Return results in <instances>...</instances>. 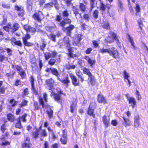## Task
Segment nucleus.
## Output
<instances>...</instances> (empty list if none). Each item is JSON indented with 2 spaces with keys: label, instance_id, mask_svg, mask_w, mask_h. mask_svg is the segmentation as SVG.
Instances as JSON below:
<instances>
[{
  "label": "nucleus",
  "instance_id": "nucleus-1",
  "mask_svg": "<svg viewBox=\"0 0 148 148\" xmlns=\"http://www.w3.org/2000/svg\"><path fill=\"white\" fill-rule=\"evenodd\" d=\"M43 97H39L38 100L39 103L41 105L42 108H47L46 112L48 115L49 119H51L53 117V110L50 105L47 103L48 101L47 95L46 92H44L42 94Z\"/></svg>",
  "mask_w": 148,
  "mask_h": 148
},
{
  "label": "nucleus",
  "instance_id": "nucleus-2",
  "mask_svg": "<svg viewBox=\"0 0 148 148\" xmlns=\"http://www.w3.org/2000/svg\"><path fill=\"white\" fill-rule=\"evenodd\" d=\"M23 27L24 29L27 32L24 37L22 38L23 43L25 46L28 47L32 46L33 45V44L27 41V40L31 38L30 35L28 33L31 32L33 34H34L36 32V29L35 28L28 25H24L23 26Z\"/></svg>",
  "mask_w": 148,
  "mask_h": 148
},
{
  "label": "nucleus",
  "instance_id": "nucleus-3",
  "mask_svg": "<svg viewBox=\"0 0 148 148\" xmlns=\"http://www.w3.org/2000/svg\"><path fill=\"white\" fill-rule=\"evenodd\" d=\"M47 42L43 40L42 41L41 44L40 46V50L43 52L44 56L46 60H48L51 58H56L57 56L58 53L55 51H53L50 53L49 52H44L45 48L47 45Z\"/></svg>",
  "mask_w": 148,
  "mask_h": 148
},
{
  "label": "nucleus",
  "instance_id": "nucleus-4",
  "mask_svg": "<svg viewBox=\"0 0 148 148\" xmlns=\"http://www.w3.org/2000/svg\"><path fill=\"white\" fill-rule=\"evenodd\" d=\"M42 126H40L39 127V128L36 127L34 128L35 130L34 131H32L31 134L33 138L35 139H36L38 138L40 135V130H41V132L40 134V140L43 141V139L42 138H44L48 136V133L45 129H43L41 130Z\"/></svg>",
  "mask_w": 148,
  "mask_h": 148
},
{
  "label": "nucleus",
  "instance_id": "nucleus-5",
  "mask_svg": "<svg viewBox=\"0 0 148 148\" xmlns=\"http://www.w3.org/2000/svg\"><path fill=\"white\" fill-rule=\"evenodd\" d=\"M99 52L102 53H107L110 56H112L113 58L116 60L119 59L120 58L119 52L114 47L107 49H104L103 48L99 50Z\"/></svg>",
  "mask_w": 148,
  "mask_h": 148
},
{
  "label": "nucleus",
  "instance_id": "nucleus-6",
  "mask_svg": "<svg viewBox=\"0 0 148 148\" xmlns=\"http://www.w3.org/2000/svg\"><path fill=\"white\" fill-rule=\"evenodd\" d=\"M110 36H108L104 40V42L106 43L111 44L113 43L114 40L118 45H120L121 42L119 39L117 35L113 32H110Z\"/></svg>",
  "mask_w": 148,
  "mask_h": 148
},
{
  "label": "nucleus",
  "instance_id": "nucleus-7",
  "mask_svg": "<svg viewBox=\"0 0 148 148\" xmlns=\"http://www.w3.org/2000/svg\"><path fill=\"white\" fill-rule=\"evenodd\" d=\"M62 19L60 15H57L56 16L55 18V21L57 22H60L58 23V26L61 27L63 29L64 28L66 24H70L72 23V21L71 19L69 18H66L60 21Z\"/></svg>",
  "mask_w": 148,
  "mask_h": 148
},
{
  "label": "nucleus",
  "instance_id": "nucleus-8",
  "mask_svg": "<svg viewBox=\"0 0 148 148\" xmlns=\"http://www.w3.org/2000/svg\"><path fill=\"white\" fill-rule=\"evenodd\" d=\"M32 17L35 21L41 23L44 18V15L42 11L38 10L34 12L32 15Z\"/></svg>",
  "mask_w": 148,
  "mask_h": 148
},
{
  "label": "nucleus",
  "instance_id": "nucleus-9",
  "mask_svg": "<svg viewBox=\"0 0 148 148\" xmlns=\"http://www.w3.org/2000/svg\"><path fill=\"white\" fill-rule=\"evenodd\" d=\"M60 95H63L64 96L66 95L63 92V91L60 89L58 92V93H56L52 91L51 92L50 96H53L54 99L56 101L62 103V98L61 97Z\"/></svg>",
  "mask_w": 148,
  "mask_h": 148
},
{
  "label": "nucleus",
  "instance_id": "nucleus-10",
  "mask_svg": "<svg viewBox=\"0 0 148 148\" xmlns=\"http://www.w3.org/2000/svg\"><path fill=\"white\" fill-rule=\"evenodd\" d=\"M29 81L31 83V89L33 94L37 95L38 94V88L35 85V80L33 76L31 75L29 78Z\"/></svg>",
  "mask_w": 148,
  "mask_h": 148
},
{
  "label": "nucleus",
  "instance_id": "nucleus-11",
  "mask_svg": "<svg viewBox=\"0 0 148 148\" xmlns=\"http://www.w3.org/2000/svg\"><path fill=\"white\" fill-rule=\"evenodd\" d=\"M11 66L12 69L15 68L17 71L19 72L18 74L21 76L22 79L25 78L26 76L25 72L21 66L18 65H16L14 66L13 64H12Z\"/></svg>",
  "mask_w": 148,
  "mask_h": 148
},
{
  "label": "nucleus",
  "instance_id": "nucleus-12",
  "mask_svg": "<svg viewBox=\"0 0 148 148\" xmlns=\"http://www.w3.org/2000/svg\"><path fill=\"white\" fill-rule=\"evenodd\" d=\"M108 5V4H106V5L102 2H100V5L99 6V10L101 11L102 15H105L106 14V8H107L108 9L107 13L109 14H110L109 10L110 9V7L112 6V5H110V6H106V5Z\"/></svg>",
  "mask_w": 148,
  "mask_h": 148
},
{
  "label": "nucleus",
  "instance_id": "nucleus-13",
  "mask_svg": "<svg viewBox=\"0 0 148 148\" xmlns=\"http://www.w3.org/2000/svg\"><path fill=\"white\" fill-rule=\"evenodd\" d=\"M97 100L99 103L105 105L108 103V101L106 97L101 93V92H100L97 95Z\"/></svg>",
  "mask_w": 148,
  "mask_h": 148
},
{
  "label": "nucleus",
  "instance_id": "nucleus-14",
  "mask_svg": "<svg viewBox=\"0 0 148 148\" xmlns=\"http://www.w3.org/2000/svg\"><path fill=\"white\" fill-rule=\"evenodd\" d=\"M45 83L48 87V89L52 90L54 89V85L56 83L55 80L52 78L47 79L45 81Z\"/></svg>",
  "mask_w": 148,
  "mask_h": 148
},
{
  "label": "nucleus",
  "instance_id": "nucleus-15",
  "mask_svg": "<svg viewBox=\"0 0 148 148\" xmlns=\"http://www.w3.org/2000/svg\"><path fill=\"white\" fill-rule=\"evenodd\" d=\"M69 75L71 79L72 84L75 86H79L80 85L79 81L76 76L71 73H70Z\"/></svg>",
  "mask_w": 148,
  "mask_h": 148
},
{
  "label": "nucleus",
  "instance_id": "nucleus-16",
  "mask_svg": "<svg viewBox=\"0 0 148 148\" xmlns=\"http://www.w3.org/2000/svg\"><path fill=\"white\" fill-rule=\"evenodd\" d=\"M45 71L48 73H51L52 74L57 77L59 75L57 69L53 67H47L45 69Z\"/></svg>",
  "mask_w": 148,
  "mask_h": 148
},
{
  "label": "nucleus",
  "instance_id": "nucleus-17",
  "mask_svg": "<svg viewBox=\"0 0 148 148\" xmlns=\"http://www.w3.org/2000/svg\"><path fill=\"white\" fill-rule=\"evenodd\" d=\"M69 25L64 29H63L64 31H65L66 34L69 36H71L72 33V31L75 28L74 26L72 24H69Z\"/></svg>",
  "mask_w": 148,
  "mask_h": 148
},
{
  "label": "nucleus",
  "instance_id": "nucleus-18",
  "mask_svg": "<svg viewBox=\"0 0 148 148\" xmlns=\"http://www.w3.org/2000/svg\"><path fill=\"white\" fill-rule=\"evenodd\" d=\"M58 80L62 83L66 87H68L70 83V81L68 76H66L63 79L58 78Z\"/></svg>",
  "mask_w": 148,
  "mask_h": 148
},
{
  "label": "nucleus",
  "instance_id": "nucleus-19",
  "mask_svg": "<svg viewBox=\"0 0 148 148\" xmlns=\"http://www.w3.org/2000/svg\"><path fill=\"white\" fill-rule=\"evenodd\" d=\"M92 103H90L87 111V113L88 115L90 116H92L93 118H95L96 116L94 112L95 110L94 109L92 108V107L90 106Z\"/></svg>",
  "mask_w": 148,
  "mask_h": 148
},
{
  "label": "nucleus",
  "instance_id": "nucleus-20",
  "mask_svg": "<svg viewBox=\"0 0 148 148\" xmlns=\"http://www.w3.org/2000/svg\"><path fill=\"white\" fill-rule=\"evenodd\" d=\"M102 121L105 127H108L110 125V118L107 116L104 115L102 117Z\"/></svg>",
  "mask_w": 148,
  "mask_h": 148
},
{
  "label": "nucleus",
  "instance_id": "nucleus-21",
  "mask_svg": "<svg viewBox=\"0 0 148 148\" xmlns=\"http://www.w3.org/2000/svg\"><path fill=\"white\" fill-rule=\"evenodd\" d=\"M84 58L87 61L88 63L91 66H93L95 65L96 62V60L95 59H92L88 56H85Z\"/></svg>",
  "mask_w": 148,
  "mask_h": 148
},
{
  "label": "nucleus",
  "instance_id": "nucleus-22",
  "mask_svg": "<svg viewBox=\"0 0 148 148\" xmlns=\"http://www.w3.org/2000/svg\"><path fill=\"white\" fill-rule=\"evenodd\" d=\"M127 100L129 104H131L132 108H134L136 105V102L135 99L133 97H130L127 98Z\"/></svg>",
  "mask_w": 148,
  "mask_h": 148
},
{
  "label": "nucleus",
  "instance_id": "nucleus-23",
  "mask_svg": "<svg viewBox=\"0 0 148 148\" xmlns=\"http://www.w3.org/2000/svg\"><path fill=\"white\" fill-rule=\"evenodd\" d=\"M122 118L123 120V123L125 127L131 125V121L129 118H126L124 116Z\"/></svg>",
  "mask_w": 148,
  "mask_h": 148
},
{
  "label": "nucleus",
  "instance_id": "nucleus-24",
  "mask_svg": "<svg viewBox=\"0 0 148 148\" xmlns=\"http://www.w3.org/2000/svg\"><path fill=\"white\" fill-rule=\"evenodd\" d=\"M75 73L78 78L80 79V81L82 83L85 80L84 78V77L83 76V73L80 71V70H79L78 71H76Z\"/></svg>",
  "mask_w": 148,
  "mask_h": 148
},
{
  "label": "nucleus",
  "instance_id": "nucleus-25",
  "mask_svg": "<svg viewBox=\"0 0 148 148\" xmlns=\"http://www.w3.org/2000/svg\"><path fill=\"white\" fill-rule=\"evenodd\" d=\"M69 48L67 49L68 51V53H67V55L69 58H74L75 57H76V55L73 54V47H68Z\"/></svg>",
  "mask_w": 148,
  "mask_h": 148
},
{
  "label": "nucleus",
  "instance_id": "nucleus-26",
  "mask_svg": "<svg viewBox=\"0 0 148 148\" xmlns=\"http://www.w3.org/2000/svg\"><path fill=\"white\" fill-rule=\"evenodd\" d=\"M140 116L139 115H137L134 116V126L136 127H138L139 125Z\"/></svg>",
  "mask_w": 148,
  "mask_h": 148
},
{
  "label": "nucleus",
  "instance_id": "nucleus-27",
  "mask_svg": "<svg viewBox=\"0 0 148 148\" xmlns=\"http://www.w3.org/2000/svg\"><path fill=\"white\" fill-rule=\"evenodd\" d=\"M89 82L92 86H93L96 83V80L95 79V77L92 75V74L88 76Z\"/></svg>",
  "mask_w": 148,
  "mask_h": 148
},
{
  "label": "nucleus",
  "instance_id": "nucleus-28",
  "mask_svg": "<svg viewBox=\"0 0 148 148\" xmlns=\"http://www.w3.org/2000/svg\"><path fill=\"white\" fill-rule=\"evenodd\" d=\"M7 117L8 120L10 122H13L15 121V117L14 115L11 113H8L7 115Z\"/></svg>",
  "mask_w": 148,
  "mask_h": 148
},
{
  "label": "nucleus",
  "instance_id": "nucleus-29",
  "mask_svg": "<svg viewBox=\"0 0 148 148\" xmlns=\"http://www.w3.org/2000/svg\"><path fill=\"white\" fill-rule=\"evenodd\" d=\"M63 42L67 48L70 47L71 45L70 43V40L68 37H65L63 39Z\"/></svg>",
  "mask_w": 148,
  "mask_h": 148
},
{
  "label": "nucleus",
  "instance_id": "nucleus-30",
  "mask_svg": "<svg viewBox=\"0 0 148 148\" xmlns=\"http://www.w3.org/2000/svg\"><path fill=\"white\" fill-rule=\"evenodd\" d=\"M17 120V121L15 125V127L16 128L21 129L23 127L21 123L20 117H18Z\"/></svg>",
  "mask_w": 148,
  "mask_h": 148
},
{
  "label": "nucleus",
  "instance_id": "nucleus-31",
  "mask_svg": "<svg viewBox=\"0 0 148 148\" xmlns=\"http://www.w3.org/2000/svg\"><path fill=\"white\" fill-rule=\"evenodd\" d=\"M40 104V103H39L37 101H34L33 106L34 111H37L40 110L41 108Z\"/></svg>",
  "mask_w": 148,
  "mask_h": 148
},
{
  "label": "nucleus",
  "instance_id": "nucleus-32",
  "mask_svg": "<svg viewBox=\"0 0 148 148\" xmlns=\"http://www.w3.org/2000/svg\"><path fill=\"white\" fill-rule=\"evenodd\" d=\"M60 141L62 144H66L67 143V136H62L60 139Z\"/></svg>",
  "mask_w": 148,
  "mask_h": 148
},
{
  "label": "nucleus",
  "instance_id": "nucleus-33",
  "mask_svg": "<svg viewBox=\"0 0 148 148\" xmlns=\"http://www.w3.org/2000/svg\"><path fill=\"white\" fill-rule=\"evenodd\" d=\"M77 104L73 102L70 105V111L72 113L74 112V110H77Z\"/></svg>",
  "mask_w": 148,
  "mask_h": 148
},
{
  "label": "nucleus",
  "instance_id": "nucleus-34",
  "mask_svg": "<svg viewBox=\"0 0 148 148\" xmlns=\"http://www.w3.org/2000/svg\"><path fill=\"white\" fill-rule=\"evenodd\" d=\"M79 8L80 10L82 12H84L86 11V6L83 3H79Z\"/></svg>",
  "mask_w": 148,
  "mask_h": 148
},
{
  "label": "nucleus",
  "instance_id": "nucleus-35",
  "mask_svg": "<svg viewBox=\"0 0 148 148\" xmlns=\"http://www.w3.org/2000/svg\"><path fill=\"white\" fill-rule=\"evenodd\" d=\"M32 144L31 143L24 142L22 144V148H31Z\"/></svg>",
  "mask_w": 148,
  "mask_h": 148
},
{
  "label": "nucleus",
  "instance_id": "nucleus-36",
  "mask_svg": "<svg viewBox=\"0 0 148 148\" xmlns=\"http://www.w3.org/2000/svg\"><path fill=\"white\" fill-rule=\"evenodd\" d=\"M28 102V101L26 100H23L22 102L19 104L18 107L21 108L27 106Z\"/></svg>",
  "mask_w": 148,
  "mask_h": 148
},
{
  "label": "nucleus",
  "instance_id": "nucleus-37",
  "mask_svg": "<svg viewBox=\"0 0 148 148\" xmlns=\"http://www.w3.org/2000/svg\"><path fill=\"white\" fill-rule=\"evenodd\" d=\"M102 26L103 28L104 29H105L107 30H109L110 29V26L109 23L108 21L104 22Z\"/></svg>",
  "mask_w": 148,
  "mask_h": 148
},
{
  "label": "nucleus",
  "instance_id": "nucleus-38",
  "mask_svg": "<svg viewBox=\"0 0 148 148\" xmlns=\"http://www.w3.org/2000/svg\"><path fill=\"white\" fill-rule=\"evenodd\" d=\"M53 7L52 3L50 2L45 4L43 7V8L47 10H50Z\"/></svg>",
  "mask_w": 148,
  "mask_h": 148
},
{
  "label": "nucleus",
  "instance_id": "nucleus-39",
  "mask_svg": "<svg viewBox=\"0 0 148 148\" xmlns=\"http://www.w3.org/2000/svg\"><path fill=\"white\" fill-rule=\"evenodd\" d=\"M134 9L136 11L135 13V15L136 16H137L139 15V13L140 11V6L138 4H136V6L134 7Z\"/></svg>",
  "mask_w": 148,
  "mask_h": 148
},
{
  "label": "nucleus",
  "instance_id": "nucleus-40",
  "mask_svg": "<svg viewBox=\"0 0 148 148\" xmlns=\"http://www.w3.org/2000/svg\"><path fill=\"white\" fill-rule=\"evenodd\" d=\"M48 38L53 42L56 41V35L53 34H51L49 35H47Z\"/></svg>",
  "mask_w": 148,
  "mask_h": 148
},
{
  "label": "nucleus",
  "instance_id": "nucleus-41",
  "mask_svg": "<svg viewBox=\"0 0 148 148\" xmlns=\"http://www.w3.org/2000/svg\"><path fill=\"white\" fill-rule=\"evenodd\" d=\"M83 73L84 74L88 75H90L92 73L90 72L89 69L86 67H84L83 69Z\"/></svg>",
  "mask_w": 148,
  "mask_h": 148
},
{
  "label": "nucleus",
  "instance_id": "nucleus-42",
  "mask_svg": "<svg viewBox=\"0 0 148 148\" xmlns=\"http://www.w3.org/2000/svg\"><path fill=\"white\" fill-rule=\"evenodd\" d=\"M19 27V24L16 23H14L13 24L12 27V32H14L17 30Z\"/></svg>",
  "mask_w": 148,
  "mask_h": 148
},
{
  "label": "nucleus",
  "instance_id": "nucleus-43",
  "mask_svg": "<svg viewBox=\"0 0 148 148\" xmlns=\"http://www.w3.org/2000/svg\"><path fill=\"white\" fill-rule=\"evenodd\" d=\"M14 9L16 10L18 12L19 11H21L24 10L23 7L22 6H19L18 5L16 4L14 5Z\"/></svg>",
  "mask_w": 148,
  "mask_h": 148
},
{
  "label": "nucleus",
  "instance_id": "nucleus-44",
  "mask_svg": "<svg viewBox=\"0 0 148 148\" xmlns=\"http://www.w3.org/2000/svg\"><path fill=\"white\" fill-rule=\"evenodd\" d=\"M96 0H90V11L91 12L93 9L95 8V2Z\"/></svg>",
  "mask_w": 148,
  "mask_h": 148
},
{
  "label": "nucleus",
  "instance_id": "nucleus-45",
  "mask_svg": "<svg viewBox=\"0 0 148 148\" xmlns=\"http://www.w3.org/2000/svg\"><path fill=\"white\" fill-rule=\"evenodd\" d=\"M56 62V59L51 58L50 59L48 62V64L50 66H53L55 64Z\"/></svg>",
  "mask_w": 148,
  "mask_h": 148
},
{
  "label": "nucleus",
  "instance_id": "nucleus-46",
  "mask_svg": "<svg viewBox=\"0 0 148 148\" xmlns=\"http://www.w3.org/2000/svg\"><path fill=\"white\" fill-rule=\"evenodd\" d=\"M8 59V58L5 56V55L0 54V62H3L5 60H6Z\"/></svg>",
  "mask_w": 148,
  "mask_h": 148
},
{
  "label": "nucleus",
  "instance_id": "nucleus-47",
  "mask_svg": "<svg viewBox=\"0 0 148 148\" xmlns=\"http://www.w3.org/2000/svg\"><path fill=\"white\" fill-rule=\"evenodd\" d=\"M99 12L97 9L95 10L93 12L92 15L94 18L97 19L98 17Z\"/></svg>",
  "mask_w": 148,
  "mask_h": 148
},
{
  "label": "nucleus",
  "instance_id": "nucleus-48",
  "mask_svg": "<svg viewBox=\"0 0 148 148\" xmlns=\"http://www.w3.org/2000/svg\"><path fill=\"white\" fill-rule=\"evenodd\" d=\"M6 130V124L5 123H3L1 126L0 130L3 133H4Z\"/></svg>",
  "mask_w": 148,
  "mask_h": 148
},
{
  "label": "nucleus",
  "instance_id": "nucleus-49",
  "mask_svg": "<svg viewBox=\"0 0 148 148\" xmlns=\"http://www.w3.org/2000/svg\"><path fill=\"white\" fill-rule=\"evenodd\" d=\"M84 19L85 20L86 22L88 21L90 19V16L88 14L84 13L83 15Z\"/></svg>",
  "mask_w": 148,
  "mask_h": 148
},
{
  "label": "nucleus",
  "instance_id": "nucleus-50",
  "mask_svg": "<svg viewBox=\"0 0 148 148\" xmlns=\"http://www.w3.org/2000/svg\"><path fill=\"white\" fill-rule=\"evenodd\" d=\"M137 22L139 27L141 30L142 29V27L143 26V21L141 18H139L137 21Z\"/></svg>",
  "mask_w": 148,
  "mask_h": 148
},
{
  "label": "nucleus",
  "instance_id": "nucleus-51",
  "mask_svg": "<svg viewBox=\"0 0 148 148\" xmlns=\"http://www.w3.org/2000/svg\"><path fill=\"white\" fill-rule=\"evenodd\" d=\"M21 84V80L20 79H16L15 80L14 85L18 86H20Z\"/></svg>",
  "mask_w": 148,
  "mask_h": 148
},
{
  "label": "nucleus",
  "instance_id": "nucleus-52",
  "mask_svg": "<svg viewBox=\"0 0 148 148\" xmlns=\"http://www.w3.org/2000/svg\"><path fill=\"white\" fill-rule=\"evenodd\" d=\"M27 115V114L24 113L21 116H19V117H20V119H21L22 121L25 122L26 121V118Z\"/></svg>",
  "mask_w": 148,
  "mask_h": 148
},
{
  "label": "nucleus",
  "instance_id": "nucleus-53",
  "mask_svg": "<svg viewBox=\"0 0 148 148\" xmlns=\"http://www.w3.org/2000/svg\"><path fill=\"white\" fill-rule=\"evenodd\" d=\"M29 92L28 88H26L24 89L23 92V94L24 96H27L29 94Z\"/></svg>",
  "mask_w": 148,
  "mask_h": 148
},
{
  "label": "nucleus",
  "instance_id": "nucleus-54",
  "mask_svg": "<svg viewBox=\"0 0 148 148\" xmlns=\"http://www.w3.org/2000/svg\"><path fill=\"white\" fill-rule=\"evenodd\" d=\"M92 43L94 48H97L99 47V43L97 40H93Z\"/></svg>",
  "mask_w": 148,
  "mask_h": 148
},
{
  "label": "nucleus",
  "instance_id": "nucleus-55",
  "mask_svg": "<svg viewBox=\"0 0 148 148\" xmlns=\"http://www.w3.org/2000/svg\"><path fill=\"white\" fill-rule=\"evenodd\" d=\"M25 11L24 10L21 11H19V12H18L17 15L20 18H22L25 15Z\"/></svg>",
  "mask_w": 148,
  "mask_h": 148
},
{
  "label": "nucleus",
  "instance_id": "nucleus-56",
  "mask_svg": "<svg viewBox=\"0 0 148 148\" xmlns=\"http://www.w3.org/2000/svg\"><path fill=\"white\" fill-rule=\"evenodd\" d=\"M62 14L63 16L64 17H67L69 16V14L67 10L63 11Z\"/></svg>",
  "mask_w": 148,
  "mask_h": 148
},
{
  "label": "nucleus",
  "instance_id": "nucleus-57",
  "mask_svg": "<svg viewBox=\"0 0 148 148\" xmlns=\"http://www.w3.org/2000/svg\"><path fill=\"white\" fill-rule=\"evenodd\" d=\"M79 9L77 8H74L73 10V13L75 14V16L76 17L77 16L78 14H79V15L81 16V14H79L78 12Z\"/></svg>",
  "mask_w": 148,
  "mask_h": 148
},
{
  "label": "nucleus",
  "instance_id": "nucleus-58",
  "mask_svg": "<svg viewBox=\"0 0 148 148\" xmlns=\"http://www.w3.org/2000/svg\"><path fill=\"white\" fill-rule=\"evenodd\" d=\"M14 44L20 47H22V45L21 41L20 40L17 41H16L14 42H13Z\"/></svg>",
  "mask_w": 148,
  "mask_h": 148
},
{
  "label": "nucleus",
  "instance_id": "nucleus-59",
  "mask_svg": "<svg viewBox=\"0 0 148 148\" xmlns=\"http://www.w3.org/2000/svg\"><path fill=\"white\" fill-rule=\"evenodd\" d=\"M15 72H14L11 74L10 72L9 73H6V75L8 77L10 78H13L14 75L15 74Z\"/></svg>",
  "mask_w": 148,
  "mask_h": 148
},
{
  "label": "nucleus",
  "instance_id": "nucleus-60",
  "mask_svg": "<svg viewBox=\"0 0 148 148\" xmlns=\"http://www.w3.org/2000/svg\"><path fill=\"white\" fill-rule=\"evenodd\" d=\"M53 28L54 27L52 26H47L45 27L46 30L50 32H52Z\"/></svg>",
  "mask_w": 148,
  "mask_h": 148
},
{
  "label": "nucleus",
  "instance_id": "nucleus-61",
  "mask_svg": "<svg viewBox=\"0 0 148 148\" xmlns=\"http://www.w3.org/2000/svg\"><path fill=\"white\" fill-rule=\"evenodd\" d=\"M52 3V5L53 6L54 5L55 8L57 9H59V8H57V6H58V2L57 0H52V2H50Z\"/></svg>",
  "mask_w": 148,
  "mask_h": 148
},
{
  "label": "nucleus",
  "instance_id": "nucleus-62",
  "mask_svg": "<svg viewBox=\"0 0 148 148\" xmlns=\"http://www.w3.org/2000/svg\"><path fill=\"white\" fill-rule=\"evenodd\" d=\"M82 24H81V27L82 29L84 30L86 29V28L88 27V26L86 25L85 23H82L81 22Z\"/></svg>",
  "mask_w": 148,
  "mask_h": 148
},
{
  "label": "nucleus",
  "instance_id": "nucleus-63",
  "mask_svg": "<svg viewBox=\"0 0 148 148\" xmlns=\"http://www.w3.org/2000/svg\"><path fill=\"white\" fill-rule=\"evenodd\" d=\"M7 51V53L8 56H10L12 55V50L9 48H7L5 49Z\"/></svg>",
  "mask_w": 148,
  "mask_h": 148
},
{
  "label": "nucleus",
  "instance_id": "nucleus-64",
  "mask_svg": "<svg viewBox=\"0 0 148 148\" xmlns=\"http://www.w3.org/2000/svg\"><path fill=\"white\" fill-rule=\"evenodd\" d=\"M76 67V66L75 65H69L66 66V68L68 70L70 69H74Z\"/></svg>",
  "mask_w": 148,
  "mask_h": 148
}]
</instances>
